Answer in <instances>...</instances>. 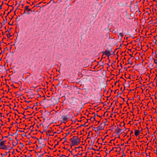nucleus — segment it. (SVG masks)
Wrapping results in <instances>:
<instances>
[{"mask_svg":"<svg viewBox=\"0 0 157 157\" xmlns=\"http://www.w3.org/2000/svg\"><path fill=\"white\" fill-rule=\"evenodd\" d=\"M74 99L75 98H71V100H72V101H74Z\"/></svg>","mask_w":157,"mask_h":157,"instance_id":"9","label":"nucleus"},{"mask_svg":"<svg viewBox=\"0 0 157 157\" xmlns=\"http://www.w3.org/2000/svg\"><path fill=\"white\" fill-rule=\"evenodd\" d=\"M130 58H129V59H128V62H129V60H130Z\"/></svg>","mask_w":157,"mask_h":157,"instance_id":"10","label":"nucleus"},{"mask_svg":"<svg viewBox=\"0 0 157 157\" xmlns=\"http://www.w3.org/2000/svg\"><path fill=\"white\" fill-rule=\"evenodd\" d=\"M10 143L8 142L7 144L6 140L0 141V149L6 150H10Z\"/></svg>","mask_w":157,"mask_h":157,"instance_id":"1","label":"nucleus"},{"mask_svg":"<svg viewBox=\"0 0 157 157\" xmlns=\"http://www.w3.org/2000/svg\"><path fill=\"white\" fill-rule=\"evenodd\" d=\"M25 10L28 12H29L30 11V10L29 8V6H26L25 7Z\"/></svg>","mask_w":157,"mask_h":157,"instance_id":"6","label":"nucleus"},{"mask_svg":"<svg viewBox=\"0 0 157 157\" xmlns=\"http://www.w3.org/2000/svg\"><path fill=\"white\" fill-rule=\"evenodd\" d=\"M140 132L139 130H135V135L136 136H137L139 135Z\"/></svg>","mask_w":157,"mask_h":157,"instance_id":"5","label":"nucleus"},{"mask_svg":"<svg viewBox=\"0 0 157 157\" xmlns=\"http://www.w3.org/2000/svg\"><path fill=\"white\" fill-rule=\"evenodd\" d=\"M154 63L155 64H157V59L154 60Z\"/></svg>","mask_w":157,"mask_h":157,"instance_id":"8","label":"nucleus"},{"mask_svg":"<svg viewBox=\"0 0 157 157\" xmlns=\"http://www.w3.org/2000/svg\"><path fill=\"white\" fill-rule=\"evenodd\" d=\"M70 141L73 145H77L80 143V140L78 137L74 136L71 139Z\"/></svg>","mask_w":157,"mask_h":157,"instance_id":"2","label":"nucleus"},{"mask_svg":"<svg viewBox=\"0 0 157 157\" xmlns=\"http://www.w3.org/2000/svg\"><path fill=\"white\" fill-rule=\"evenodd\" d=\"M17 141H13L12 144L13 146H15L17 144Z\"/></svg>","mask_w":157,"mask_h":157,"instance_id":"7","label":"nucleus"},{"mask_svg":"<svg viewBox=\"0 0 157 157\" xmlns=\"http://www.w3.org/2000/svg\"><path fill=\"white\" fill-rule=\"evenodd\" d=\"M123 36V34L122 33H120L118 36V39L121 40Z\"/></svg>","mask_w":157,"mask_h":157,"instance_id":"4","label":"nucleus"},{"mask_svg":"<svg viewBox=\"0 0 157 157\" xmlns=\"http://www.w3.org/2000/svg\"><path fill=\"white\" fill-rule=\"evenodd\" d=\"M7 150V151L3 152V153L1 154V155L3 156L7 155V156H10V154L9 153L10 150Z\"/></svg>","mask_w":157,"mask_h":157,"instance_id":"3","label":"nucleus"}]
</instances>
